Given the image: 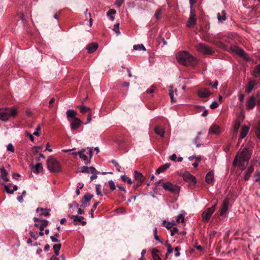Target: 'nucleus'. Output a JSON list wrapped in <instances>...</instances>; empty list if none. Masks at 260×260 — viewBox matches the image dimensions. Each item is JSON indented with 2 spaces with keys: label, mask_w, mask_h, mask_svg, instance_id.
<instances>
[{
  "label": "nucleus",
  "mask_w": 260,
  "mask_h": 260,
  "mask_svg": "<svg viewBox=\"0 0 260 260\" xmlns=\"http://www.w3.org/2000/svg\"><path fill=\"white\" fill-rule=\"evenodd\" d=\"M251 156V153L247 148H244L242 151L237 154L235 157L233 164L243 170L246 164L248 163Z\"/></svg>",
  "instance_id": "obj_1"
},
{
  "label": "nucleus",
  "mask_w": 260,
  "mask_h": 260,
  "mask_svg": "<svg viewBox=\"0 0 260 260\" xmlns=\"http://www.w3.org/2000/svg\"><path fill=\"white\" fill-rule=\"evenodd\" d=\"M178 62L184 66H194L196 63V59L186 51L179 52L176 56Z\"/></svg>",
  "instance_id": "obj_2"
},
{
  "label": "nucleus",
  "mask_w": 260,
  "mask_h": 260,
  "mask_svg": "<svg viewBox=\"0 0 260 260\" xmlns=\"http://www.w3.org/2000/svg\"><path fill=\"white\" fill-rule=\"evenodd\" d=\"M18 113L17 109L15 107H7L0 109V119L7 121L10 117H15Z\"/></svg>",
  "instance_id": "obj_3"
},
{
  "label": "nucleus",
  "mask_w": 260,
  "mask_h": 260,
  "mask_svg": "<svg viewBox=\"0 0 260 260\" xmlns=\"http://www.w3.org/2000/svg\"><path fill=\"white\" fill-rule=\"evenodd\" d=\"M80 158L85 161V164L87 165L90 163V159L92 156V149L87 147L85 149H82L80 151H78Z\"/></svg>",
  "instance_id": "obj_4"
},
{
  "label": "nucleus",
  "mask_w": 260,
  "mask_h": 260,
  "mask_svg": "<svg viewBox=\"0 0 260 260\" xmlns=\"http://www.w3.org/2000/svg\"><path fill=\"white\" fill-rule=\"evenodd\" d=\"M47 167L51 173H58L60 171V165L54 158L50 157L47 161Z\"/></svg>",
  "instance_id": "obj_5"
},
{
  "label": "nucleus",
  "mask_w": 260,
  "mask_h": 260,
  "mask_svg": "<svg viewBox=\"0 0 260 260\" xmlns=\"http://www.w3.org/2000/svg\"><path fill=\"white\" fill-rule=\"evenodd\" d=\"M162 186L166 190L174 193H177L180 190V188L178 185L173 184L169 182L164 183Z\"/></svg>",
  "instance_id": "obj_6"
},
{
  "label": "nucleus",
  "mask_w": 260,
  "mask_h": 260,
  "mask_svg": "<svg viewBox=\"0 0 260 260\" xmlns=\"http://www.w3.org/2000/svg\"><path fill=\"white\" fill-rule=\"evenodd\" d=\"M196 48L197 50L203 54H212L214 53L213 49L204 44L200 43L197 45Z\"/></svg>",
  "instance_id": "obj_7"
},
{
  "label": "nucleus",
  "mask_w": 260,
  "mask_h": 260,
  "mask_svg": "<svg viewBox=\"0 0 260 260\" xmlns=\"http://www.w3.org/2000/svg\"><path fill=\"white\" fill-rule=\"evenodd\" d=\"M196 22L195 10L193 8H191L189 18L186 22V26L191 27L196 24Z\"/></svg>",
  "instance_id": "obj_8"
},
{
  "label": "nucleus",
  "mask_w": 260,
  "mask_h": 260,
  "mask_svg": "<svg viewBox=\"0 0 260 260\" xmlns=\"http://www.w3.org/2000/svg\"><path fill=\"white\" fill-rule=\"evenodd\" d=\"M78 172L82 173H91L92 174H97L100 173L93 167L83 166L79 168Z\"/></svg>",
  "instance_id": "obj_9"
},
{
  "label": "nucleus",
  "mask_w": 260,
  "mask_h": 260,
  "mask_svg": "<svg viewBox=\"0 0 260 260\" xmlns=\"http://www.w3.org/2000/svg\"><path fill=\"white\" fill-rule=\"evenodd\" d=\"M232 50L233 52H235L237 54L243 57L245 60H248L250 59V58L248 56V55L246 53H245L243 50H242V49L234 46L232 47Z\"/></svg>",
  "instance_id": "obj_10"
},
{
  "label": "nucleus",
  "mask_w": 260,
  "mask_h": 260,
  "mask_svg": "<svg viewBox=\"0 0 260 260\" xmlns=\"http://www.w3.org/2000/svg\"><path fill=\"white\" fill-rule=\"evenodd\" d=\"M222 132L220 126L216 124H213L210 127L209 133L210 134L219 135Z\"/></svg>",
  "instance_id": "obj_11"
},
{
  "label": "nucleus",
  "mask_w": 260,
  "mask_h": 260,
  "mask_svg": "<svg viewBox=\"0 0 260 260\" xmlns=\"http://www.w3.org/2000/svg\"><path fill=\"white\" fill-rule=\"evenodd\" d=\"M70 127L72 131L77 129L80 125L82 124V121L79 119H76L75 120H70Z\"/></svg>",
  "instance_id": "obj_12"
},
{
  "label": "nucleus",
  "mask_w": 260,
  "mask_h": 260,
  "mask_svg": "<svg viewBox=\"0 0 260 260\" xmlns=\"http://www.w3.org/2000/svg\"><path fill=\"white\" fill-rule=\"evenodd\" d=\"M66 114L69 121H70V120H75L78 118L77 117V112L73 109H69L67 110Z\"/></svg>",
  "instance_id": "obj_13"
},
{
  "label": "nucleus",
  "mask_w": 260,
  "mask_h": 260,
  "mask_svg": "<svg viewBox=\"0 0 260 260\" xmlns=\"http://www.w3.org/2000/svg\"><path fill=\"white\" fill-rule=\"evenodd\" d=\"M213 212L209 208L207 209L202 213V220L204 222H207L210 219Z\"/></svg>",
  "instance_id": "obj_14"
},
{
  "label": "nucleus",
  "mask_w": 260,
  "mask_h": 260,
  "mask_svg": "<svg viewBox=\"0 0 260 260\" xmlns=\"http://www.w3.org/2000/svg\"><path fill=\"white\" fill-rule=\"evenodd\" d=\"M229 200L225 199L222 203V206L220 209V215H223L228 211L229 208Z\"/></svg>",
  "instance_id": "obj_15"
},
{
  "label": "nucleus",
  "mask_w": 260,
  "mask_h": 260,
  "mask_svg": "<svg viewBox=\"0 0 260 260\" xmlns=\"http://www.w3.org/2000/svg\"><path fill=\"white\" fill-rule=\"evenodd\" d=\"M98 48V44L96 43L93 42L90 43L86 46V50L87 52L91 53L94 52Z\"/></svg>",
  "instance_id": "obj_16"
},
{
  "label": "nucleus",
  "mask_w": 260,
  "mask_h": 260,
  "mask_svg": "<svg viewBox=\"0 0 260 260\" xmlns=\"http://www.w3.org/2000/svg\"><path fill=\"white\" fill-rule=\"evenodd\" d=\"M92 196L90 194L87 193L84 195L83 200L82 201V207L85 208L88 205V203L90 201Z\"/></svg>",
  "instance_id": "obj_17"
},
{
  "label": "nucleus",
  "mask_w": 260,
  "mask_h": 260,
  "mask_svg": "<svg viewBox=\"0 0 260 260\" xmlns=\"http://www.w3.org/2000/svg\"><path fill=\"white\" fill-rule=\"evenodd\" d=\"M198 94L201 98H206L211 94V92L207 89H202L198 90Z\"/></svg>",
  "instance_id": "obj_18"
},
{
  "label": "nucleus",
  "mask_w": 260,
  "mask_h": 260,
  "mask_svg": "<svg viewBox=\"0 0 260 260\" xmlns=\"http://www.w3.org/2000/svg\"><path fill=\"white\" fill-rule=\"evenodd\" d=\"M256 84V82L255 80H249L246 86V92L247 93L251 92Z\"/></svg>",
  "instance_id": "obj_19"
},
{
  "label": "nucleus",
  "mask_w": 260,
  "mask_h": 260,
  "mask_svg": "<svg viewBox=\"0 0 260 260\" xmlns=\"http://www.w3.org/2000/svg\"><path fill=\"white\" fill-rule=\"evenodd\" d=\"M255 105V99L254 96H251L247 102L246 107L248 109H253Z\"/></svg>",
  "instance_id": "obj_20"
},
{
  "label": "nucleus",
  "mask_w": 260,
  "mask_h": 260,
  "mask_svg": "<svg viewBox=\"0 0 260 260\" xmlns=\"http://www.w3.org/2000/svg\"><path fill=\"white\" fill-rule=\"evenodd\" d=\"M214 172L211 171L208 173L206 176V182L208 184L212 183L214 181Z\"/></svg>",
  "instance_id": "obj_21"
},
{
  "label": "nucleus",
  "mask_w": 260,
  "mask_h": 260,
  "mask_svg": "<svg viewBox=\"0 0 260 260\" xmlns=\"http://www.w3.org/2000/svg\"><path fill=\"white\" fill-rule=\"evenodd\" d=\"M254 171V167L253 165H251L248 168L245 174L244 175V180H248L251 176V173Z\"/></svg>",
  "instance_id": "obj_22"
},
{
  "label": "nucleus",
  "mask_w": 260,
  "mask_h": 260,
  "mask_svg": "<svg viewBox=\"0 0 260 260\" xmlns=\"http://www.w3.org/2000/svg\"><path fill=\"white\" fill-rule=\"evenodd\" d=\"M184 180L190 183H196L197 182L196 177L190 174H187L184 176Z\"/></svg>",
  "instance_id": "obj_23"
},
{
  "label": "nucleus",
  "mask_w": 260,
  "mask_h": 260,
  "mask_svg": "<svg viewBox=\"0 0 260 260\" xmlns=\"http://www.w3.org/2000/svg\"><path fill=\"white\" fill-rule=\"evenodd\" d=\"M249 130V127L247 126H243L241 131L240 139L244 138L247 135Z\"/></svg>",
  "instance_id": "obj_24"
},
{
  "label": "nucleus",
  "mask_w": 260,
  "mask_h": 260,
  "mask_svg": "<svg viewBox=\"0 0 260 260\" xmlns=\"http://www.w3.org/2000/svg\"><path fill=\"white\" fill-rule=\"evenodd\" d=\"M170 167V164L166 163L164 165L159 167L156 171V174H160L164 172L166 169H168Z\"/></svg>",
  "instance_id": "obj_25"
},
{
  "label": "nucleus",
  "mask_w": 260,
  "mask_h": 260,
  "mask_svg": "<svg viewBox=\"0 0 260 260\" xmlns=\"http://www.w3.org/2000/svg\"><path fill=\"white\" fill-rule=\"evenodd\" d=\"M135 179L141 184L144 180V177L143 175L137 171H135Z\"/></svg>",
  "instance_id": "obj_26"
},
{
  "label": "nucleus",
  "mask_w": 260,
  "mask_h": 260,
  "mask_svg": "<svg viewBox=\"0 0 260 260\" xmlns=\"http://www.w3.org/2000/svg\"><path fill=\"white\" fill-rule=\"evenodd\" d=\"M0 171H1V175L0 176V178H2L6 182L9 181V179L7 177L8 174L6 172V170L5 169V168L4 167L1 168Z\"/></svg>",
  "instance_id": "obj_27"
},
{
  "label": "nucleus",
  "mask_w": 260,
  "mask_h": 260,
  "mask_svg": "<svg viewBox=\"0 0 260 260\" xmlns=\"http://www.w3.org/2000/svg\"><path fill=\"white\" fill-rule=\"evenodd\" d=\"M33 172L35 173L38 174L41 172L43 170V167L41 163H38L35 166L32 167Z\"/></svg>",
  "instance_id": "obj_28"
},
{
  "label": "nucleus",
  "mask_w": 260,
  "mask_h": 260,
  "mask_svg": "<svg viewBox=\"0 0 260 260\" xmlns=\"http://www.w3.org/2000/svg\"><path fill=\"white\" fill-rule=\"evenodd\" d=\"M226 14L224 11H222L221 13H218L217 15V18L220 22H223L226 19Z\"/></svg>",
  "instance_id": "obj_29"
},
{
  "label": "nucleus",
  "mask_w": 260,
  "mask_h": 260,
  "mask_svg": "<svg viewBox=\"0 0 260 260\" xmlns=\"http://www.w3.org/2000/svg\"><path fill=\"white\" fill-rule=\"evenodd\" d=\"M69 217L71 219H73V220L74 221V224L75 225H77L78 224V221L81 222V221L82 220H83V218H84L83 216H77V215H70Z\"/></svg>",
  "instance_id": "obj_30"
},
{
  "label": "nucleus",
  "mask_w": 260,
  "mask_h": 260,
  "mask_svg": "<svg viewBox=\"0 0 260 260\" xmlns=\"http://www.w3.org/2000/svg\"><path fill=\"white\" fill-rule=\"evenodd\" d=\"M170 89L169 90V94L171 98V100L172 102H176V100L174 98V94H176L177 89H175L174 91L173 90V87L172 86L170 87Z\"/></svg>",
  "instance_id": "obj_31"
},
{
  "label": "nucleus",
  "mask_w": 260,
  "mask_h": 260,
  "mask_svg": "<svg viewBox=\"0 0 260 260\" xmlns=\"http://www.w3.org/2000/svg\"><path fill=\"white\" fill-rule=\"evenodd\" d=\"M154 131L155 133L159 135L161 137L163 138L164 137L165 130L164 128L159 126H156L154 128Z\"/></svg>",
  "instance_id": "obj_32"
},
{
  "label": "nucleus",
  "mask_w": 260,
  "mask_h": 260,
  "mask_svg": "<svg viewBox=\"0 0 260 260\" xmlns=\"http://www.w3.org/2000/svg\"><path fill=\"white\" fill-rule=\"evenodd\" d=\"M37 212H39L40 211H41L40 215H44L45 216H47L49 215V210L47 209H43V208H37Z\"/></svg>",
  "instance_id": "obj_33"
},
{
  "label": "nucleus",
  "mask_w": 260,
  "mask_h": 260,
  "mask_svg": "<svg viewBox=\"0 0 260 260\" xmlns=\"http://www.w3.org/2000/svg\"><path fill=\"white\" fill-rule=\"evenodd\" d=\"M158 252V250L155 249H153L152 250V256L153 260H161L159 255L157 254Z\"/></svg>",
  "instance_id": "obj_34"
},
{
  "label": "nucleus",
  "mask_w": 260,
  "mask_h": 260,
  "mask_svg": "<svg viewBox=\"0 0 260 260\" xmlns=\"http://www.w3.org/2000/svg\"><path fill=\"white\" fill-rule=\"evenodd\" d=\"M61 246V244H55L53 246V249H54V253H55V254L56 255V256H57L59 255V250L60 249Z\"/></svg>",
  "instance_id": "obj_35"
},
{
  "label": "nucleus",
  "mask_w": 260,
  "mask_h": 260,
  "mask_svg": "<svg viewBox=\"0 0 260 260\" xmlns=\"http://www.w3.org/2000/svg\"><path fill=\"white\" fill-rule=\"evenodd\" d=\"M77 108H79L80 110V112L82 113H84L87 111H90V109L89 107H86L85 106H78Z\"/></svg>",
  "instance_id": "obj_36"
},
{
  "label": "nucleus",
  "mask_w": 260,
  "mask_h": 260,
  "mask_svg": "<svg viewBox=\"0 0 260 260\" xmlns=\"http://www.w3.org/2000/svg\"><path fill=\"white\" fill-rule=\"evenodd\" d=\"M253 74L255 77H257L260 75V64H258L254 69Z\"/></svg>",
  "instance_id": "obj_37"
},
{
  "label": "nucleus",
  "mask_w": 260,
  "mask_h": 260,
  "mask_svg": "<svg viewBox=\"0 0 260 260\" xmlns=\"http://www.w3.org/2000/svg\"><path fill=\"white\" fill-rule=\"evenodd\" d=\"M163 11H164V10L162 8H159L156 11L154 15L157 19H160L161 15Z\"/></svg>",
  "instance_id": "obj_38"
},
{
  "label": "nucleus",
  "mask_w": 260,
  "mask_h": 260,
  "mask_svg": "<svg viewBox=\"0 0 260 260\" xmlns=\"http://www.w3.org/2000/svg\"><path fill=\"white\" fill-rule=\"evenodd\" d=\"M133 48L135 50H146V49L143 44L135 45L133 46Z\"/></svg>",
  "instance_id": "obj_39"
},
{
  "label": "nucleus",
  "mask_w": 260,
  "mask_h": 260,
  "mask_svg": "<svg viewBox=\"0 0 260 260\" xmlns=\"http://www.w3.org/2000/svg\"><path fill=\"white\" fill-rule=\"evenodd\" d=\"M121 179L124 182H127L128 184H131L133 183V181L131 178H128L126 175H122Z\"/></svg>",
  "instance_id": "obj_40"
},
{
  "label": "nucleus",
  "mask_w": 260,
  "mask_h": 260,
  "mask_svg": "<svg viewBox=\"0 0 260 260\" xmlns=\"http://www.w3.org/2000/svg\"><path fill=\"white\" fill-rule=\"evenodd\" d=\"M41 221H42V223L39 226V229H40V231H43L44 228L46 227L48 225V221L46 219H44Z\"/></svg>",
  "instance_id": "obj_41"
},
{
  "label": "nucleus",
  "mask_w": 260,
  "mask_h": 260,
  "mask_svg": "<svg viewBox=\"0 0 260 260\" xmlns=\"http://www.w3.org/2000/svg\"><path fill=\"white\" fill-rule=\"evenodd\" d=\"M166 221H164L163 222L164 225L165 226V227L168 229H171L173 226L175 224H176V222L175 221L171 222H168L166 224Z\"/></svg>",
  "instance_id": "obj_42"
},
{
  "label": "nucleus",
  "mask_w": 260,
  "mask_h": 260,
  "mask_svg": "<svg viewBox=\"0 0 260 260\" xmlns=\"http://www.w3.org/2000/svg\"><path fill=\"white\" fill-rule=\"evenodd\" d=\"M240 123L239 121H236L234 123L233 127V131L234 133H237L239 130V127H240Z\"/></svg>",
  "instance_id": "obj_43"
},
{
  "label": "nucleus",
  "mask_w": 260,
  "mask_h": 260,
  "mask_svg": "<svg viewBox=\"0 0 260 260\" xmlns=\"http://www.w3.org/2000/svg\"><path fill=\"white\" fill-rule=\"evenodd\" d=\"M108 184L110 186V190L111 191H114L116 188V186L114 181L112 180H110L108 181Z\"/></svg>",
  "instance_id": "obj_44"
},
{
  "label": "nucleus",
  "mask_w": 260,
  "mask_h": 260,
  "mask_svg": "<svg viewBox=\"0 0 260 260\" xmlns=\"http://www.w3.org/2000/svg\"><path fill=\"white\" fill-rule=\"evenodd\" d=\"M2 185L4 187V189L5 191L9 194H13L14 193V190H11L9 189V187L8 185L5 184V183H2Z\"/></svg>",
  "instance_id": "obj_45"
},
{
  "label": "nucleus",
  "mask_w": 260,
  "mask_h": 260,
  "mask_svg": "<svg viewBox=\"0 0 260 260\" xmlns=\"http://www.w3.org/2000/svg\"><path fill=\"white\" fill-rule=\"evenodd\" d=\"M201 132H198L197 136L196 137V138L194 140V143L196 145V146L197 147H200L201 146V144H199V143H198V141L200 139V136L201 135Z\"/></svg>",
  "instance_id": "obj_46"
},
{
  "label": "nucleus",
  "mask_w": 260,
  "mask_h": 260,
  "mask_svg": "<svg viewBox=\"0 0 260 260\" xmlns=\"http://www.w3.org/2000/svg\"><path fill=\"white\" fill-rule=\"evenodd\" d=\"M167 252L166 254V256L167 257L169 254L171 253L173 250L170 244H168L167 245Z\"/></svg>",
  "instance_id": "obj_47"
},
{
  "label": "nucleus",
  "mask_w": 260,
  "mask_h": 260,
  "mask_svg": "<svg viewBox=\"0 0 260 260\" xmlns=\"http://www.w3.org/2000/svg\"><path fill=\"white\" fill-rule=\"evenodd\" d=\"M113 30L117 34H120L119 23H117L114 25Z\"/></svg>",
  "instance_id": "obj_48"
},
{
  "label": "nucleus",
  "mask_w": 260,
  "mask_h": 260,
  "mask_svg": "<svg viewBox=\"0 0 260 260\" xmlns=\"http://www.w3.org/2000/svg\"><path fill=\"white\" fill-rule=\"evenodd\" d=\"M7 150L11 152H14L15 148L12 144L10 143L7 146Z\"/></svg>",
  "instance_id": "obj_49"
},
{
  "label": "nucleus",
  "mask_w": 260,
  "mask_h": 260,
  "mask_svg": "<svg viewBox=\"0 0 260 260\" xmlns=\"http://www.w3.org/2000/svg\"><path fill=\"white\" fill-rule=\"evenodd\" d=\"M184 219V217L182 214H179L178 215L176 223L183 222Z\"/></svg>",
  "instance_id": "obj_50"
},
{
  "label": "nucleus",
  "mask_w": 260,
  "mask_h": 260,
  "mask_svg": "<svg viewBox=\"0 0 260 260\" xmlns=\"http://www.w3.org/2000/svg\"><path fill=\"white\" fill-rule=\"evenodd\" d=\"M111 162L114 165L116 170L118 172H120V167L118 163L115 160H112Z\"/></svg>",
  "instance_id": "obj_51"
},
{
  "label": "nucleus",
  "mask_w": 260,
  "mask_h": 260,
  "mask_svg": "<svg viewBox=\"0 0 260 260\" xmlns=\"http://www.w3.org/2000/svg\"><path fill=\"white\" fill-rule=\"evenodd\" d=\"M99 202H96L95 203L93 207H92V209L91 210V212H90V214H91V216L92 218L93 217V212H94V210H95L96 209V207L98 206V205H99Z\"/></svg>",
  "instance_id": "obj_52"
},
{
  "label": "nucleus",
  "mask_w": 260,
  "mask_h": 260,
  "mask_svg": "<svg viewBox=\"0 0 260 260\" xmlns=\"http://www.w3.org/2000/svg\"><path fill=\"white\" fill-rule=\"evenodd\" d=\"M218 106H219V104H218V103L217 102L213 101L210 105V107L211 109H215V108H217Z\"/></svg>",
  "instance_id": "obj_53"
},
{
  "label": "nucleus",
  "mask_w": 260,
  "mask_h": 260,
  "mask_svg": "<svg viewBox=\"0 0 260 260\" xmlns=\"http://www.w3.org/2000/svg\"><path fill=\"white\" fill-rule=\"evenodd\" d=\"M255 133L257 137L260 139V121L258 123Z\"/></svg>",
  "instance_id": "obj_54"
},
{
  "label": "nucleus",
  "mask_w": 260,
  "mask_h": 260,
  "mask_svg": "<svg viewBox=\"0 0 260 260\" xmlns=\"http://www.w3.org/2000/svg\"><path fill=\"white\" fill-rule=\"evenodd\" d=\"M180 250V247L179 246H177L174 248V250L176 252L175 254V256L178 257L180 256V253L179 252Z\"/></svg>",
  "instance_id": "obj_55"
},
{
  "label": "nucleus",
  "mask_w": 260,
  "mask_h": 260,
  "mask_svg": "<svg viewBox=\"0 0 260 260\" xmlns=\"http://www.w3.org/2000/svg\"><path fill=\"white\" fill-rule=\"evenodd\" d=\"M29 234L30 236L34 238L35 240H37L38 238V233H35L34 232L32 231L29 232Z\"/></svg>",
  "instance_id": "obj_56"
},
{
  "label": "nucleus",
  "mask_w": 260,
  "mask_h": 260,
  "mask_svg": "<svg viewBox=\"0 0 260 260\" xmlns=\"http://www.w3.org/2000/svg\"><path fill=\"white\" fill-rule=\"evenodd\" d=\"M96 192L98 195H102V193L101 191V185L100 184L96 185Z\"/></svg>",
  "instance_id": "obj_57"
},
{
  "label": "nucleus",
  "mask_w": 260,
  "mask_h": 260,
  "mask_svg": "<svg viewBox=\"0 0 260 260\" xmlns=\"http://www.w3.org/2000/svg\"><path fill=\"white\" fill-rule=\"evenodd\" d=\"M124 1V0H116L115 2V5L118 7H120L122 5Z\"/></svg>",
  "instance_id": "obj_58"
},
{
  "label": "nucleus",
  "mask_w": 260,
  "mask_h": 260,
  "mask_svg": "<svg viewBox=\"0 0 260 260\" xmlns=\"http://www.w3.org/2000/svg\"><path fill=\"white\" fill-rule=\"evenodd\" d=\"M154 238L156 240H157V241H160L161 243H162V241H161L160 239H159V238L158 237V236L157 235V228H155L154 229Z\"/></svg>",
  "instance_id": "obj_59"
},
{
  "label": "nucleus",
  "mask_w": 260,
  "mask_h": 260,
  "mask_svg": "<svg viewBox=\"0 0 260 260\" xmlns=\"http://www.w3.org/2000/svg\"><path fill=\"white\" fill-rule=\"evenodd\" d=\"M116 10L114 9H110L109 11H108L107 12V15L110 16V15H113L116 13Z\"/></svg>",
  "instance_id": "obj_60"
},
{
  "label": "nucleus",
  "mask_w": 260,
  "mask_h": 260,
  "mask_svg": "<svg viewBox=\"0 0 260 260\" xmlns=\"http://www.w3.org/2000/svg\"><path fill=\"white\" fill-rule=\"evenodd\" d=\"M177 155L175 154H173L172 155L170 156V159L176 162L177 161Z\"/></svg>",
  "instance_id": "obj_61"
},
{
  "label": "nucleus",
  "mask_w": 260,
  "mask_h": 260,
  "mask_svg": "<svg viewBox=\"0 0 260 260\" xmlns=\"http://www.w3.org/2000/svg\"><path fill=\"white\" fill-rule=\"evenodd\" d=\"M154 89H155V87L152 85L151 86L150 88L149 89H148L147 90H146V92L148 93H153L154 91Z\"/></svg>",
  "instance_id": "obj_62"
},
{
  "label": "nucleus",
  "mask_w": 260,
  "mask_h": 260,
  "mask_svg": "<svg viewBox=\"0 0 260 260\" xmlns=\"http://www.w3.org/2000/svg\"><path fill=\"white\" fill-rule=\"evenodd\" d=\"M253 177L255 182L258 181L260 180L259 173L254 174Z\"/></svg>",
  "instance_id": "obj_63"
},
{
  "label": "nucleus",
  "mask_w": 260,
  "mask_h": 260,
  "mask_svg": "<svg viewBox=\"0 0 260 260\" xmlns=\"http://www.w3.org/2000/svg\"><path fill=\"white\" fill-rule=\"evenodd\" d=\"M25 134L29 137V138L31 141H34V137L32 134L28 133V132H25Z\"/></svg>",
  "instance_id": "obj_64"
}]
</instances>
